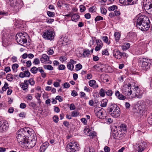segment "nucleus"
<instances>
[{"instance_id":"6ab92c4d","label":"nucleus","mask_w":152,"mask_h":152,"mask_svg":"<svg viewBox=\"0 0 152 152\" xmlns=\"http://www.w3.org/2000/svg\"><path fill=\"white\" fill-rule=\"evenodd\" d=\"M103 46L102 42L100 40H98L97 42V45L95 47V50L96 51L99 50Z\"/></svg>"},{"instance_id":"58836bf2","label":"nucleus","mask_w":152,"mask_h":152,"mask_svg":"<svg viewBox=\"0 0 152 152\" xmlns=\"http://www.w3.org/2000/svg\"><path fill=\"white\" fill-rule=\"evenodd\" d=\"M96 7L95 6H92L89 8V11L90 12L94 13L96 12Z\"/></svg>"},{"instance_id":"4d7b16f0","label":"nucleus","mask_w":152,"mask_h":152,"mask_svg":"<svg viewBox=\"0 0 152 152\" xmlns=\"http://www.w3.org/2000/svg\"><path fill=\"white\" fill-rule=\"evenodd\" d=\"M91 131V130L88 128L85 129L84 130V132L86 134L88 135Z\"/></svg>"},{"instance_id":"c756f323","label":"nucleus","mask_w":152,"mask_h":152,"mask_svg":"<svg viewBox=\"0 0 152 152\" xmlns=\"http://www.w3.org/2000/svg\"><path fill=\"white\" fill-rule=\"evenodd\" d=\"M116 41L117 42L120 39L121 36L120 34L117 32H115L114 34Z\"/></svg>"},{"instance_id":"ddd939ff","label":"nucleus","mask_w":152,"mask_h":152,"mask_svg":"<svg viewBox=\"0 0 152 152\" xmlns=\"http://www.w3.org/2000/svg\"><path fill=\"white\" fill-rule=\"evenodd\" d=\"M40 60L42 63L49 64H51L52 63V62L49 60V56L45 54H43L42 55V57L40 58Z\"/></svg>"},{"instance_id":"e2e57ef3","label":"nucleus","mask_w":152,"mask_h":152,"mask_svg":"<svg viewBox=\"0 0 152 152\" xmlns=\"http://www.w3.org/2000/svg\"><path fill=\"white\" fill-rule=\"evenodd\" d=\"M18 67V65L16 64H13L12 66V68L13 70H14L15 69H16Z\"/></svg>"},{"instance_id":"412c9836","label":"nucleus","mask_w":152,"mask_h":152,"mask_svg":"<svg viewBox=\"0 0 152 152\" xmlns=\"http://www.w3.org/2000/svg\"><path fill=\"white\" fill-rule=\"evenodd\" d=\"M49 145V143L45 142L40 147L39 151L40 152H44L46 149L47 148Z\"/></svg>"},{"instance_id":"0e129e2a","label":"nucleus","mask_w":152,"mask_h":152,"mask_svg":"<svg viewBox=\"0 0 152 152\" xmlns=\"http://www.w3.org/2000/svg\"><path fill=\"white\" fill-rule=\"evenodd\" d=\"M55 99L56 100H58L59 102H61L63 100L62 97L60 96H57L56 97Z\"/></svg>"},{"instance_id":"473e14b6","label":"nucleus","mask_w":152,"mask_h":152,"mask_svg":"<svg viewBox=\"0 0 152 152\" xmlns=\"http://www.w3.org/2000/svg\"><path fill=\"white\" fill-rule=\"evenodd\" d=\"M107 101H108L107 99H103L101 102L100 106L102 107H106L107 105Z\"/></svg>"},{"instance_id":"f8f14e48","label":"nucleus","mask_w":152,"mask_h":152,"mask_svg":"<svg viewBox=\"0 0 152 152\" xmlns=\"http://www.w3.org/2000/svg\"><path fill=\"white\" fill-rule=\"evenodd\" d=\"M94 112L96 115L100 119H104L105 117L103 113L102 109L100 107L95 108Z\"/></svg>"},{"instance_id":"09e8293b","label":"nucleus","mask_w":152,"mask_h":152,"mask_svg":"<svg viewBox=\"0 0 152 152\" xmlns=\"http://www.w3.org/2000/svg\"><path fill=\"white\" fill-rule=\"evenodd\" d=\"M54 53V51L53 48H50L48 51V53L49 55H52Z\"/></svg>"},{"instance_id":"5fc2aeb1","label":"nucleus","mask_w":152,"mask_h":152,"mask_svg":"<svg viewBox=\"0 0 152 152\" xmlns=\"http://www.w3.org/2000/svg\"><path fill=\"white\" fill-rule=\"evenodd\" d=\"M67 58L65 56H62L60 57L59 60L62 62H63L67 60Z\"/></svg>"},{"instance_id":"20e7f679","label":"nucleus","mask_w":152,"mask_h":152,"mask_svg":"<svg viewBox=\"0 0 152 152\" xmlns=\"http://www.w3.org/2000/svg\"><path fill=\"white\" fill-rule=\"evenodd\" d=\"M138 64L139 65L142 67V70L146 71L150 67L151 60L148 59L143 58L139 59Z\"/></svg>"},{"instance_id":"7c9ffc66","label":"nucleus","mask_w":152,"mask_h":152,"mask_svg":"<svg viewBox=\"0 0 152 152\" xmlns=\"http://www.w3.org/2000/svg\"><path fill=\"white\" fill-rule=\"evenodd\" d=\"M24 131L26 132V133H27L28 134L30 135H31L32 134V132H33V130L29 128H25L24 129Z\"/></svg>"},{"instance_id":"423d86ee","label":"nucleus","mask_w":152,"mask_h":152,"mask_svg":"<svg viewBox=\"0 0 152 152\" xmlns=\"http://www.w3.org/2000/svg\"><path fill=\"white\" fill-rule=\"evenodd\" d=\"M27 34L25 33H20L16 35V40L19 44L23 45L26 43L27 40L26 36Z\"/></svg>"},{"instance_id":"f257e3e1","label":"nucleus","mask_w":152,"mask_h":152,"mask_svg":"<svg viewBox=\"0 0 152 152\" xmlns=\"http://www.w3.org/2000/svg\"><path fill=\"white\" fill-rule=\"evenodd\" d=\"M150 21L148 17L145 15L139 17L137 20V26L143 31H146L150 27Z\"/></svg>"},{"instance_id":"37998d69","label":"nucleus","mask_w":152,"mask_h":152,"mask_svg":"<svg viewBox=\"0 0 152 152\" xmlns=\"http://www.w3.org/2000/svg\"><path fill=\"white\" fill-rule=\"evenodd\" d=\"M95 83L96 81L95 80H90L89 81V85L91 87H94Z\"/></svg>"},{"instance_id":"79ce46f5","label":"nucleus","mask_w":152,"mask_h":152,"mask_svg":"<svg viewBox=\"0 0 152 152\" xmlns=\"http://www.w3.org/2000/svg\"><path fill=\"white\" fill-rule=\"evenodd\" d=\"M67 67L69 69L72 71L73 69L74 66L70 63L68 62L67 64Z\"/></svg>"},{"instance_id":"338daca9","label":"nucleus","mask_w":152,"mask_h":152,"mask_svg":"<svg viewBox=\"0 0 152 152\" xmlns=\"http://www.w3.org/2000/svg\"><path fill=\"white\" fill-rule=\"evenodd\" d=\"M70 87L69 83L67 82H66L64 83V88H68Z\"/></svg>"},{"instance_id":"bb28decb","label":"nucleus","mask_w":152,"mask_h":152,"mask_svg":"<svg viewBox=\"0 0 152 152\" xmlns=\"http://www.w3.org/2000/svg\"><path fill=\"white\" fill-rule=\"evenodd\" d=\"M29 142L28 141V140L26 139L25 140V142H24L21 144L20 146L21 147H23L25 148H27L28 149V145H29Z\"/></svg>"},{"instance_id":"6e6552de","label":"nucleus","mask_w":152,"mask_h":152,"mask_svg":"<svg viewBox=\"0 0 152 152\" xmlns=\"http://www.w3.org/2000/svg\"><path fill=\"white\" fill-rule=\"evenodd\" d=\"M78 145L76 142H70L67 145L66 150L68 152H75L78 150Z\"/></svg>"},{"instance_id":"5701e85b","label":"nucleus","mask_w":152,"mask_h":152,"mask_svg":"<svg viewBox=\"0 0 152 152\" xmlns=\"http://www.w3.org/2000/svg\"><path fill=\"white\" fill-rule=\"evenodd\" d=\"M80 16L78 14H75L72 15L71 17L72 20L75 22H76L80 19Z\"/></svg>"},{"instance_id":"f704fd0d","label":"nucleus","mask_w":152,"mask_h":152,"mask_svg":"<svg viewBox=\"0 0 152 152\" xmlns=\"http://www.w3.org/2000/svg\"><path fill=\"white\" fill-rule=\"evenodd\" d=\"M121 131L122 130L126 131L127 129V127L126 124H121L119 126Z\"/></svg>"},{"instance_id":"69168bd1","label":"nucleus","mask_w":152,"mask_h":152,"mask_svg":"<svg viewBox=\"0 0 152 152\" xmlns=\"http://www.w3.org/2000/svg\"><path fill=\"white\" fill-rule=\"evenodd\" d=\"M69 108L71 110H73L75 109V107L74 104H72L70 105Z\"/></svg>"},{"instance_id":"c85d7f7f","label":"nucleus","mask_w":152,"mask_h":152,"mask_svg":"<svg viewBox=\"0 0 152 152\" xmlns=\"http://www.w3.org/2000/svg\"><path fill=\"white\" fill-rule=\"evenodd\" d=\"M9 88L8 84L7 83H5L4 86L2 88V90L0 91V93L1 94H3L4 91H6L7 89Z\"/></svg>"},{"instance_id":"13d9d810","label":"nucleus","mask_w":152,"mask_h":152,"mask_svg":"<svg viewBox=\"0 0 152 152\" xmlns=\"http://www.w3.org/2000/svg\"><path fill=\"white\" fill-rule=\"evenodd\" d=\"M102 54L103 55H108V52L107 49H104L102 51Z\"/></svg>"},{"instance_id":"680f3d73","label":"nucleus","mask_w":152,"mask_h":152,"mask_svg":"<svg viewBox=\"0 0 152 152\" xmlns=\"http://www.w3.org/2000/svg\"><path fill=\"white\" fill-rule=\"evenodd\" d=\"M79 114V113L77 111H73L72 113V116L73 117H76Z\"/></svg>"},{"instance_id":"1a4fd4ad","label":"nucleus","mask_w":152,"mask_h":152,"mask_svg":"<svg viewBox=\"0 0 152 152\" xmlns=\"http://www.w3.org/2000/svg\"><path fill=\"white\" fill-rule=\"evenodd\" d=\"M132 98H136L140 99L142 97V94L137 86H134L132 87Z\"/></svg>"},{"instance_id":"8fccbe9b","label":"nucleus","mask_w":152,"mask_h":152,"mask_svg":"<svg viewBox=\"0 0 152 152\" xmlns=\"http://www.w3.org/2000/svg\"><path fill=\"white\" fill-rule=\"evenodd\" d=\"M106 94L107 96H111L112 95L113 92L111 90H109L106 91Z\"/></svg>"},{"instance_id":"f03ea898","label":"nucleus","mask_w":152,"mask_h":152,"mask_svg":"<svg viewBox=\"0 0 152 152\" xmlns=\"http://www.w3.org/2000/svg\"><path fill=\"white\" fill-rule=\"evenodd\" d=\"M7 3L14 8L16 11H18L23 5L21 0H6Z\"/></svg>"},{"instance_id":"cd10ccee","label":"nucleus","mask_w":152,"mask_h":152,"mask_svg":"<svg viewBox=\"0 0 152 152\" xmlns=\"http://www.w3.org/2000/svg\"><path fill=\"white\" fill-rule=\"evenodd\" d=\"M144 7L146 8L147 10H150L152 9V3L151 2H148V3L144 4Z\"/></svg>"},{"instance_id":"b1692460","label":"nucleus","mask_w":152,"mask_h":152,"mask_svg":"<svg viewBox=\"0 0 152 152\" xmlns=\"http://www.w3.org/2000/svg\"><path fill=\"white\" fill-rule=\"evenodd\" d=\"M36 141L34 139L31 140L29 142V145H28V149L33 147L36 145Z\"/></svg>"},{"instance_id":"39448f33","label":"nucleus","mask_w":152,"mask_h":152,"mask_svg":"<svg viewBox=\"0 0 152 152\" xmlns=\"http://www.w3.org/2000/svg\"><path fill=\"white\" fill-rule=\"evenodd\" d=\"M26 134V132L24 131L23 128L20 129L17 132L16 138L20 145L26 139L25 137Z\"/></svg>"},{"instance_id":"bf43d9fd","label":"nucleus","mask_w":152,"mask_h":152,"mask_svg":"<svg viewBox=\"0 0 152 152\" xmlns=\"http://www.w3.org/2000/svg\"><path fill=\"white\" fill-rule=\"evenodd\" d=\"M53 121L56 123H57L58 121V118L57 115H55L53 117Z\"/></svg>"},{"instance_id":"3c124183","label":"nucleus","mask_w":152,"mask_h":152,"mask_svg":"<svg viewBox=\"0 0 152 152\" xmlns=\"http://www.w3.org/2000/svg\"><path fill=\"white\" fill-rule=\"evenodd\" d=\"M33 63L37 65L40 63V61L38 58H36L34 59Z\"/></svg>"},{"instance_id":"774afa93","label":"nucleus","mask_w":152,"mask_h":152,"mask_svg":"<svg viewBox=\"0 0 152 152\" xmlns=\"http://www.w3.org/2000/svg\"><path fill=\"white\" fill-rule=\"evenodd\" d=\"M104 151L105 152H110V148L108 146H105L104 148Z\"/></svg>"},{"instance_id":"9d476101","label":"nucleus","mask_w":152,"mask_h":152,"mask_svg":"<svg viewBox=\"0 0 152 152\" xmlns=\"http://www.w3.org/2000/svg\"><path fill=\"white\" fill-rule=\"evenodd\" d=\"M55 33L51 29L47 30L43 33V37L46 39L52 40L54 38Z\"/></svg>"},{"instance_id":"393cba45","label":"nucleus","mask_w":152,"mask_h":152,"mask_svg":"<svg viewBox=\"0 0 152 152\" xmlns=\"http://www.w3.org/2000/svg\"><path fill=\"white\" fill-rule=\"evenodd\" d=\"M90 54V51L88 49L85 50L83 52V57H88Z\"/></svg>"},{"instance_id":"49530a36","label":"nucleus","mask_w":152,"mask_h":152,"mask_svg":"<svg viewBox=\"0 0 152 152\" xmlns=\"http://www.w3.org/2000/svg\"><path fill=\"white\" fill-rule=\"evenodd\" d=\"M31 86H33L35 84V81L33 79L31 78L28 80Z\"/></svg>"},{"instance_id":"2eb2a0df","label":"nucleus","mask_w":152,"mask_h":152,"mask_svg":"<svg viewBox=\"0 0 152 152\" xmlns=\"http://www.w3.org/2000/svg\"><path fill=\"white\" fill-rule=\"evenodd\" d=\"M113 55L116 58L120 59L121 58V52L117 49H115L113 51Z\"/></svg>"},{"instance_id":"a878e982","label":"nucleus","mask_w":152,"mask_h":152,"mask_svg":"<svg viewBox=\"0 0 152 152\" xmlns=\"http://www.w3.org/2000/svg\"><path fill=\"white\" fill-rule=\"evenodd\" d=\"M39 71L41 73V75L42 77L45 78L46 76V73L44 72L42 67H39Z\"/></svg>"},{"instance_id":"dca6fc26","label":"nucleus","mask_w":152,"mask_h":152,"mask_svg":"<svg viewBox=\"0 0 152 152\" xmlns=\"http://www.w3.org/2000/svg\"><path fill=\"white\" fill-rule=\"evenodd\" d=\"M28 84V81L27 80H24L23 83H21L20 86L21 87L23 88V90L26 91V90H27Z\"/></svg>"},{"instance_id":"0eeeda50","label":"nucleus","mask_w":152,"mask_h":152,"mask_svg":"<svg viewBox=\"0 0 152 152\" xmlns=\"http://www.w3.org/2000/svg\"><path fill=\"white\" fill-rule=\"evenodd\" d=\"M131 86L130 84L124 85L121 88L122 93L126 96L132 95L133 91Z\"/></svg>"},{"instance_id":"c9c22d12","label":"nucleus","mask_w":152,"mask_h":152,"mask_svg":"<svg viewBox=\"0 0 152 152\" xmlns=\"http://www.w3.org/2000/svg\"><path fill=\"white\" fill-rule=\"evenodd\" d=\"M106 94V91L103 88H101L99 92L100 96L102 97H104Z\"/></svg>"},{"instance_id":"4c0bfd02","label":"nucleus","mask_w":152,"mask_h":152,"mask_svg":"<svg viewBox=\"0 0 152 152\" xmlns=\"http://www.w3.org/2000/svg\"><path fill=\"white\" fill-rule=\"evenodd\" d=\"M96 133L95 132L91 131L88 135L91 138H92L96 136Z\"/></svg>"},{"instance_id":"aec40b11","label":"nucleus","mask_w":152,"mask_h":152,"mask_svg":"<svg viewBox=\"0 0 152 152\" xmlns=\"http://www.w3.org/2000/svg\"><path fill=\"white\" fill-rule=\"evenodd\" d=\"M115 95L118 99L120 100H124L126 98V96L120 94L118 91H116Z\"/></svg>"},{"instance_id":"4be33fe9","label":"nucleus","mask_w":152,"mask_h":152,"mask_svg":"<svg viewBox=\"0 0 152 152\" xmlns=\"http://www.w3.org/2000/svg\"><path fill=\"white\" fill-rule=\"evenodd\" d=\"M136 34L133 32L128 33L127 36V38L129 39L130 40L132 41L136 37Z\"/></svg>"},{"instance_id":"c03bdc74","label":"nucleus","mask_w":152,"mask_h":152,"mask_svg":"<svg viewBox=\"0 0 152 152\" xmlns=\"http://www.w3.org/2000/svg\"><path fill=\"white\" fill-rule=\"evenodd\" d=\"M101 13L104 14L106 15L107 12V10L104 7H102L100 8Z\"/></svg>"},{"instance_id":"f3484780","label":"nucleus","mask_w":152,"mask_h":152,"mask_svg":"<svg viewBox=\"0 0 152 152\" xmlns=\"http://www.w3.org/2000/svg\"><path fill=\"white\" fill-rule=\"evenodd\" d=\"M146 147V144L145 142H142L140 144L138 147V152H142Z\"/></svg>"},{"instance_id":"603ef678","label":"nucleus","mask_w":152,"mask_h":152,"mask_svg":"<svg viewBox=\"0 0 152 152\" xmlns=\"http://www.w3.org/2000/svg\"><path fill=\"white\" fill-rule=\"evenodd\" d=\"M47 14L50 17H53L55 15V13L54 12L50 11H48Z\"/></svg>"},{"instance_id":"052dcab7","label":"nucleus","mask_w":152,"mask_h":152,"mask_svg":"<svg viewBox=\"0 0 152 152\" xmlns=\"http://www.w3.org/2000/svg\"><path fill=\"white\" fill-rule=\"evenodd\" d=\"M80 11L81 12H83L86 10V7L83 5H80Z\"/></svg>"},{"instance_id":"72a5a7b5","label":"nucleus","mask_w":152,"mask_h":152,"mask_svg":"<svg viewBox=\"0 0 152 152\" xmlns=\"http://www.w3.org/2000/svg\"><path fill=\"white\" fill-rule=\"evenodd\" d=\"M115 135L118 139H121L123 138V134H121V132H117L115 133Z\"/></svg>"},{"instance_id":"a18cd8bd","label":"nucleus","mask_w":152,"mask_h":152,"mask_svg":"<svg viewBox=\"0 0 152 152\" xmlns=\"http://www.w3.org/2000/svg\"><path fill=\"white\" fill-rule=\"evenodd\" d=\"M117 8V7L116 5H113L108 8V10L110 11H114Z\"/></svg>"},{"instance_id":"a19ab883","label":"nucleus","mask_w":152,"mask_h":152,"mask_svg":"<svg viewBox=\"0 0 152 152\" xmlns=\"http://www.w3.org/2000/svg\"><path fill=\"white\" fill-rule=\"evenodd\" d=\"M44 68L49 70H52L53 69V66L51 65H45L44 66Z\"/></svg>"},{"instance_id":"ea45409f","label":"nucleus","mask_w":152,"mask_h":152,"mask_svg":"<svg viewBox=\"0 0 152 152\" xmlns=\"http://www.w3.org/2000/svg\"><path fill=\"white\" fill-rule=\"evenodd\" d=\"M130 47V44L129 43H126L124 44L123 46L122 49L123 50H125L128 49Z\"/></svg>"},{"instance_id":"4468645a","label":"nucleus","mask_w":152,"mask_h":152,"mask_svg":"<svg viewBox=\"0 0 152 152\" xmlns=\"http://www.w3.org/2000/svg\"><path fill=\"white\" fill-rule=\"evenodd\" d=\"M137 0H119L120 3L124 5H131L135 4Z\"/></svg>"},{"instance_id":"7ed1b4c3","label":"nucleus","mask_w":152,"mask_h":152,"mask_svg":"<svg viewBox=\"0 0 152 152\" xmlns=\"http://www.w3.org/2000/svg\"><path fill=\"white\" fill-rule=\"evenodd\" d=\"M109 113L114 118H117L120 115V109L119 107L115 104H112L109 108Z\"/></svg>"},{"instance_id":"864d4df0","label":"nucleus","mask_w":152,"mask_h":152,"mask_svg":"<svg viewBox=\"0 0 152 152\" xmlns=\"http://www.w3.org/2000/svg\"><path fill=\"white\" fill-rule=\"evenodd\" d=\"M103 20V18L102 17L100 16H97L95 18V21H99L100 20Z\"/></svg>"},{"instance_id":"e433bc0d","label":"nucleus","mask_w":152,"mask_h":152,"mask_svg":"<svg viewBox=\"0 0 152 152\" xmlns=\"http://www.w3.org/2000/svg\"><path fill=\"white\" fill-rule=\"evenodd\" d=\"M102 39L105 43L109 45L110 44V42L108 41L107 37L106 36L103 37L102 38Z\"/></svg>"},{"instance_id":"de8ad7c7","label":"nucleus","mask_w":152,"mask_h":152,"mask_svg":"<svg viewBox=\"0 0 152 152\" xmlns=\"http://www.w3.org/2000/svg\"><path fill=\"white\" fill-rule=\"evenodd\" d=\"M82 68V65L80 64H78L76 65V70L78 71Z\"/></svg>"},{"instance_id":"2f4dec72","label":"nucleus","mask_w":152,"mask_h":152,"mask_svg":"<svg viewBox=\"0 0 152 152\" xmlns=\"http://www.w3.org/2000/svg\"><path fill=\"white\" fill-rule=\"evenodd\" d=\"M38 70H39V67L37 68L35 66H34L31 68L30 71L32 73L35 74L37 73Z\"/></svg>"},{"instance_id":"6e6d98bb","label":"nucleus","mask_w":152,"mask_h":152,"mask_svg":"<svg viewBox=\"0 0 152 152\" xmlns=\"http://www.w3.org/2000/svg\"><path fill=\"white\" fill-rule=\"evenodd\" d=\"M30 106L34 108L36 106V104L33 102H31L29 104Z\"/></svg>"},{"instance_id":"a211bd4d","label":"nucleus","mask_w":152,"mask_h":152,"mask_svg":"<svg viewBox=\"0 0 152 152\" xmlns=\"http://www.w3.org/2000/svg\"><path fill=\"white\" fill-rule=\"evenodd\" d=\"M30 73L28 71H25L24 72H21L19 74V77L21 78L25 77H29L30 76Z\"/></svg>"},{"instance_id":"9b49d317","label":"nucleus","mask_w":152,"mask_h":152,"mask_svg":"<svg viewBox=\"0 0 152 152\" xmlns=\"http://www.w3.org/2000/svg\"><path fill=\"white\" fill-rule=\"evenodd\" d=\"M9 125L8 122L4 120L0 121V132L6 131L8 129Z\"/></svg>"}]
</instances>
